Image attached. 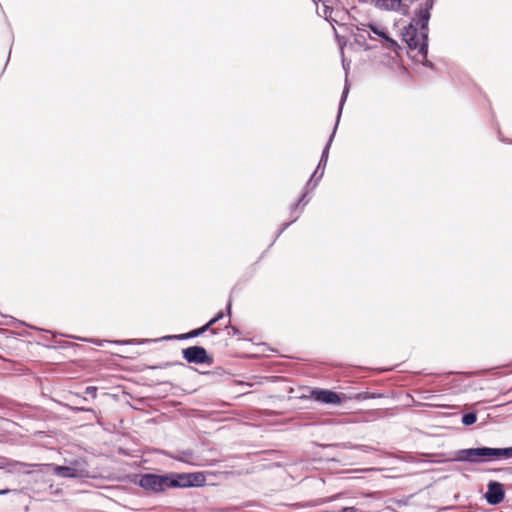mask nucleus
<instances>
[{
  "instance_id": "obj_1",
  "label": "nucleus",
  "mask_w": 512,
  "mask_h": 512,
  "mask_svg": "<svg viewBox=\"0 0 512 512\" xmlns=\"http://www.w3.org/2000/svg\"><path fill=\"white\" fill-rule=\"evenodd\" d=\"M433 7V1L427 0L423 8L417 13V24L421 27V32L418 33L414 24H409L402 31L403 40L408 44L411 49H418L420 54L424 57L427 54L428 48V22L430 19V10Z\"/></svg>"
},
{
  "instance_id": "obj_2",
  "label": "nucleus",
  "mask_w": 512,
  "mask_h": 512,
  "mask_svg": "<svg viewBox=\"0 0 512 512\" xmlns=\"http://www.w3.org/2000/svg\"><path fill=\"white\" fill-rule=\"evenodd\" d=\"M495 458H512V447L509 448H470L460 450L456 460L471 463L491 461Z\"/></svg>"
},
{
  "instance_id": "obj_3",
  "label": "nucleus",
  "mask_w": 512,
  "mask_h": 512,
  "mask_svg": "<svg viewBox=\"0 0 512 512\" xmlns=\"http://www.w3.org/2000/svg\"><path fill=\"white\" fill-rule=\"evenodd\" d=\"M48 471L62 478H83L89 476L88 465L83 458L65 460L63 465H48Z\"/></svg>"
},
{
  "instance_id": "obj_4",
  "label": "nucleus",
  "mask_w": 512,
  "mask_h": 512,
  "mask_svg": "<svg viewBox=\"0 0 512 512\" xmlns=\"http://www.w3.org/2000/svg\"><path fill=\"white\" fill-rule=\"evenodd\" d=\"M139 485L153 492H162L169 488V475L145 474L140 478Z\"/></svg>"
},
{
  "instance_id": "obj_5",
  "label": "nucleus",
  "mask_w": 512,
  "mask_h": 512,
  "mask_svg": "<svg viewBox=\"0 0 512 512\" xmlns=\"http://www.w3.org/2000/svg\"><path fill=\"white\" fill-rule=\"evenodd\" d=\"M183 357L190 363L203 364L211 362L206 350L200 346H192L184 349Z\"/></svg>"
},
{
  "instance_id": "obj_6",
  "label": "nucleus",
  "mask_w": 512,
  "mask_h": 512,
  "mask_svg": "<svg viewBox=\"0 0 512 512\" xmlns=\"http://www.w3.org/2000/svg\"><path fill=\"white\" fill-rule=\"evenodd\" d=\"M505 492L502 484L495 481H490L488 484V491L485 494L487 502L491 505L499 504L503 501Z\"/></svg>"
},
{
  "instance_id": "obj_7",
  "label": "nucleus",
  "mask_w": 512,
  "mask_h": 512,
  "mask_svg": "<svg viewBox=\"0 0 512 512\" xmlns=\"http://www.w3.org/2000/svg\"><path fill=\"white\" fill-rule=\"evenodd\" d=\"M367 27L369 30L375 35L379 36L381 39L385 41V46L387 48L396 50L398 48V43L388 36L386 28L378 24H368Z\"/></svg>"
},
{
  "instance_id": "obj_8",
  "label": "nucleus",
  "mask_w": 512,
  "mask_h": 512,
  "mask_svg": "<svg viewBox=\"0 0 512 512\" xmlns=\"http://www.w3.org/2000/svg\"><path fill=\"white\" fill-rule=\"evenodd\" d=\"M313 395L317 401L327 404H338L341 401L337 393L328 390H317L313 392Z\"/></svg>"
},
{
  "instance_id": "obj_9",
  "label": "nucleus",
  "mask_w": 512,
  "mask_h": 512,
  "mask_svg": "<svg viewBox=\"0 0 512 512\" xmlns=\"http://www.w3.org/2000/svg\"><path fill=\"white\" fill-rule=\"evenodd\" d=\"M188 473L169 475V488L171 487H190Z\"/></svg>"
},
{
  "instance_id": "obj_10",
  "label": "nucleus",
  "mask_w": 512,
  "mask_h": 512,
  "mask_svg": "<svg viewBox=\"0 0 512 512\" xmlns=\"http://www.w3.org/2000/svg\"><path fill=\"white\" fill-rule=\"evenodd\" d=\"M223 317V313L220 312L216 317H214L213 319H211L206 325H204L203 327L199 328V329H196L186 335H181L179 336L178 338H188V337H196L202 333H204L211 325L215 324L220 318Z\"/></svg>"
},
{
  "instance_id": "obj_11",
  "label": "nucleus",
  "mask_w": 512,
  "mask_h": 512,
  "mask_svg": "<svg viewBox=\"0 0 512 512\" xmlns=\"http://www.w3.org/2000/svg\"><path fill=\"white\" fill-rule=\"evenodd\" d=\"M401 4V0H377L376 7L382 10H398Z\"/></svg>"
},
{
  "instance_id": "obj_12",
  "label": "nucleus",
  "mask_w": 512,
  "mask_h": 512,
  "mask_svg": "<svg viewBox=\"0 0 512 512\" xmlns=\"http://www.w3.org/2000/svg\"><path fill=\"white\" fill-rule=\"evenodd\" d=\"M191 486H202L205 483V476L201 472L188 473Z\"/></svg>"
},
{
  "instance_id": "obj_13",
  "label": "nucleus",
  "mask_w": 512,
  "mask_h": 512,
  "mask_svg": "<svg viewBox=\"0 0 512 512\" xmlns=\"http://www.w3.org/2000/svg\"><path fill=\"white\" fill-rule=\"evenodd\" d=\"M332 135H334V133H333ZM332 137H333V136H331V137H330V140H329V142H328L327 146L325 147V149H324V151H323V153H322V157H321V160H320V163H319V165H318V168H317V169H319V168H320V166H321L322 164H323V165H325V164H326V162H327V158H328V151H329L330 142L332 141ZM317 171H318V170H316V171H315V174L317 173Z\"/></svg>"
},
{
  "instance_id": "obj_14",
  "label": "nucleus",
  "mask_w": 512,
  "mask_h": 512,
  "mask_svg": "<svg viewBox=\"0 0 512 512\" xmlns=\"http://www.w3.org/2000/svg\"><path fill=\"white\" fill-rule=\"evenodd\" d=\"M476 419H477L476 414H474V413H468V414H465V415L462 417V423H463L464 425L469 426V425L474 424V423L476 422Z\"/></svg>"
},
{
  "instance_id": "obj_15",
  "label": "nucleus",
  "mask_w": 512,
  "mask_h": 512,
  "mask_svg": "<svg viewBox=\"0 0 512 512\" xmlns=\"http://www.w3.org/2000/svg\"><path fill=\"white\" fill-rule=\"evenodd\" d=\"M359 30V33L355 35V40L358 42V43H361L362 40H365V32L366 30L365 29H358Z\"/></svg>"
},
{
  "instance_id": "obj_16",
  "label": "nucleus",
  "mask_w": 512,
  "mask_h": 512,
  "mask_svg": "<svg viewBox=\"0 0 512 512\" xmlns=\"http://www.w3.org/2000/svg\"><path fill=\"white\" fill-rule=\"evenodd\" d=\"M8 493H14V494H17L18 491L17 490H11V489H3V490H0V495H6Z\"/></svg>"
},
{
  "instance_id": "obj_17",
  "label": "nucleus",
  "mask_w": 512,
  "mask_h": 512,
  "mask_svg": "<svg viewBox=\"0 0 512 512\" xmlns=\"http://www.w3.org/2000/svg\"><path fill=\"white\" fill-rule=\"evenodd\" d=\"M347 92H348V89L345 88L344 92H343V96H342V100H341V104H340V109H342V106H343V102L345 100V97L347 95ZM341 113V110H339V114Z\"/></svg>"
},
{
  "instance_id": "obj_18",
  "label": "nucleus",
  "mask_w": 512,
  "mask_h": 512,
  "mask_svg": "<svg viewBox=\"0 0 512 512\" xmlns=\"http://www.w3.org/2000/svg\"><path fill=\"white\" fill-rule=\"evenodd\" d=\"M331 14V11L328 6L324 5V16L327 19Z\"/></svg>"
},
{
  "instance_id": "obj_19",
  "label": "nucleus",
  "mask_w": 512,
  "mask_h": 512,
  "mask_svg": "<svg viewBox=\"0 0 512 512\" xmlns=\"http://www.w3.org/2000/svg\"><path fill=\"white\" fill-rule=\"evenodd\" d=\"M6 465H7L6 461H5L4 459H1V460H0V469L5 468V467H6Z\"/></svg>"
},
{
  "instance_id": "obj_20",
  "label": "nucleus",
  "mask_w": 512,
  "mask_h": 512,
  "mask_svg": "<svg viewBox=\"0 0 512 512\" xmlns=\"http://www.w3.org/2000/svg\"><path fill=\"white\" fill-rule=\"evenodd\" d=\"M24 466H25V465H23V464H18V463H17V464H15V467H19V468L24 467Z\"/></svg>"
}]
</instances>
